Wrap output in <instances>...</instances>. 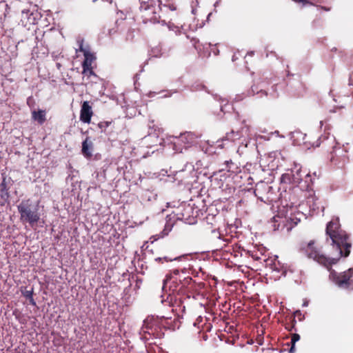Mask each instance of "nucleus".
<instances>
[{
  "mask_svg": "<svg viewBox=\"0 0 353 353\" xmlns=\"http://www.w3.org/2000/svg\"><path fill=\"white\" fill-rule=\"evenodd\" d=\"M252 92L254 94L256 92L257 94H259L260 97H262L263 96H265V97L268 96V93L265 90H261L260 91H258L257 88H256L254 86L252 87Z\"/></svg>",
  "mask_w": 353,
  "mask_h": 353,
  "instance_id": "19",
  "label": "nucleus"
},
{
  "mask_svg": "<svg viewBox=\"0 0 353 353\" xmlns=\"http://www.w3.org/2000/svg\"><path fill=\"white\" fill-rule=\"evenodd\" d=\"M224 164L226 166V169L228 172L232 171V166L234 165V163L232 161V160L225 161Z\"/></svg>",
  "mask_w": 353,
  "mask_h": 353,
  "instance_id": "25",
  "label": "nucleus"
},
{
  "mask_svg": "<svg viewBox=\"0 0 353 353\" xmlns=\"http://www.w3.org/2000/svg\"><path fill=\"white\" fill-rule=\"evenodd\" d=\"M319 8L323 10H325V11H330V8H327L325 6H319Z\"/></svg>",
  "mask_w": 353,
  "mask_h": 353,
  "instance_id": "29",
  "label": "nucleus"
},
{
  "mask_svg": "<svg viewBox=\"0 0 353 353\" xmlns=\"http://www.w3.org/2000/svg\"><path fill=\"white\" fill-rule=\"evenodd\" d=\"M270 265L273 271L279 273L281 272V274L285 272V270L283 269V266L280 264L277 259H274L273 261H272V263L270 264Z\"/></svg>",
  "mask_w": 353,
  "mask_h": 353,
  "instance_id": "12",
  "label": "nucleus"
},
{
  "mask_svg": "<svg viewBox=\"0 0 353 353\" xmlns=\"http://www.w3.org/2000/svg\"><path fill=\"white\" fill-rule=\"evenodd\" d=\"M133 38H134V30H129L127 33L126 39L127 40H132Z\"/></svg>",
  "mask_w": 353,
  "mask_h": 353,
  "instance_id": "27",
  "label": "nucleus"
},
{
  "mask_svg": "<svg viewBox=\"0 0 353 353\" xmlns=\"http://www.w3.org/2000/svg\"><path fill=\"white\" fill-rule=\"evenodd\" d=\"M294 2L296 3H302L303 6L305 5H311L314 6L313 3H312L310 0H292Z\"/></svg>",
  "mask_w": 353,
  "mask_h": 353,
  "instance_id": "24",
  "label": "nucleus"
},
{
  "mask_svg": "<svg viewBox=\"0 0 353 353\" xmlns=\"http://www.w3.org/2000/svg\"><path fill=\"white\" fill-rule=\"evenodd\" d=\"M332 281L340 288L353 290V268L341 273L334 270L330 272Z\"/></svg>",
  "mask_w": 353,
  "mask_h": 353,
  "instance_id": "3",
  "label": "nucleus"
},
{
  "mask_svg": "<svg viewBox=\"0 0 353 353\" xmlns=\"http://www.w3.org/2000/svg\"><path fill=\"white\" fill-rule=\"evenodd\" d=\"M300 339V336L299 334H293L292 335V338H291V344H292V346L290 347V353H293L294 352V346H295V343L296 342H297L298 341H299Z\"/></svg>",
  "mask_w": 353,
  "mask_h": 353,
  "instance_id": "16",
  "label": "nucleus"
},
{
  "mask_svg": "<svg viewBox=\"0 0 353 353\" xmlns=\"http://www.w3.org/2000/svg\"><path fill=\"white\" fill-rule=\"evenodd\" d=\"M174 225V223L170 221H167L165 225V227H164V229L162 231V237L164 236H166L169 234V232L172 230V228Z\"/></svg>",
  "mask_w": 353,
  "mask_h": 353,
  "instance_id": "15",
  "label": "nucleus"
},
{
  "mask_svg": "<svg viewBox=\"0 0 353 353\" xmlns=\"http://www.w3.org/2000/svg\"><path fill=\"white\" fill-rule=\"evenodd\" d=\"M82 74L84 76H87L88 77H90L92 75H96L94 72L93 71L92 67H88V70H85L84 68H83Z\"/></svg>",
  "mask_w": 353,
  "mask_h": 353,
  "instance_id": "20",
  "label": "nucleus"
},
{
  "mask_svg": "<svg viewBox=\"0 0 353 353\" xmlns=\"http://www.w3.org/2000/svg\"><path fill=\"white\" fill-rule=\"evenodd\" d=\"M93 115L92 107L88 101H84L80 111V120L85 123H90Z\"/></svg>",
  "mask_w": 353,
  "mask_h": 353,
  "instance_id": "8",
  "label": "nucleus"
},
{
  "mask_svg": "<svg viewBox=\"0 0 353 353\" xmlns=\"http://www.w3.org/2000/svg\"><path fill=\"white\" fill-rule=\"evenodd\" d=\"M330 112H335V110H330Z\"/></svg>",
  "mask_w": 353,
  "mask_h": 353,
  "instance_id": "37",
  "label": "nucleus"
},
{
  "mask_svg": "<svg viewBox=\"0 0 353 353\" xmlns=\"http://www.w3.org/2000/svg\"><path fill=\"white\" fill-rule=\"evenodd\" d=\"M159 327L157 325H146L145 327H143L141 339L145 341H148L150 340V337L148 336H150L151 335H152L154 338H161L162 335H163V333H162L161 331H159Z\"/></svg>",
  "mask_w": 353,
  "mask_h": 353,
  "instance_id": "7",
  "label": "nucleus"
},
{
  "mask_svg": "<svg viewBox=\"0 0 353 353\" xmlns=\"http://www.w3.org/2000/svg\"><path fill=\"white\" fill-rule=\"evenodd\" d=\"M170 281H172V283H176V278H174V276H166V279L163 281V288H166L168 283Z\"/></svg>",
  "mask_w": 353,
  "mask_h": 353,
  "instance_id": "22",
  "label": "nucleus"
},
{
  "mask_svg": "<svg viewBox=\"0 0 353 353\" xmlns=\"http://www.w3.org/2000/svg\"><path fill=\"white\" fill-rule=\"evenodd\" d=\"M46 110H33L32 112V119L36 121H37L39 124H43L46 120Z\"/></svg>",
  "mask_w": 353,
  "mask_h": 353,
  "instance_id": "10",
  "label": "nucleus"
},
{
  "mask_svg": "<svg viewBox=\"0 0 353 353\" xmlns=\"http://www.w3.org/2000/svg\"><path fill=\"white\" fill-rule=\"evenodd\" d=\"M156 260H158V261H161L162 260V259L161 258H158Z\"/></svg>",
  "mask_w": 353,
  "mask_h": 353,
  "instance_id": "38",
  "label": "nucleus"
},
{
  "mask_svg": "<svg viewBox=\"0 0 353 353\" xmlns=\"http://www.w3.org/2000/svg\"><path fill=\"white\" fill-rule=\"evenodd\" d=\"M174 273L175 274H178V273H179V270H174Z\"/></svg>",
  "mask_w": 353,
  "mask_h": 353,
  "instance_id": "35",
  "label": "nucleus"
},
{
  "mask_svg": "<svg viewBox=\"0 0 353 353\" xmlns=\"http://www.w3.org/2000/svg\"><path fill=\"white\" fill-rule=\"evenodd\" d=\"M182 216H182V218H181V219H185V220H186V221H188V216H185V213H182Z\"/></svg>",
  "mask_w": 353,
  "mask_h": 353,
  "instance_id": "31",
  "label": "nucleus"
},
{
  "mask_svg": "<svg viewBox=\"0 0 353 353\" xmlns=\"http://www.w3.org/2000/svg\"><path fill=\"white\" fill-rule=\"evenodd\" d=\"M170 288H173L172 291H173V292H174L175 290H176V288H177V286H176V285H175L174 286L170 285Z\"/></svg>",
  "mask_w": 353,
  "mask_h": 353,
  "instance_id": "32",
  "label": "nucleus"
},
{
  "mask_svg": "<svg viewBox=\"0 0 353 353\" xmlns=\"http://www.w3.org/2000/svg\"><path fill=\"white\" fill-rule=\"evenodd\" d=\"M164 259H165L166 261H172L171 259L168 260V259H167V257H164Z\"/></svg>",
  "mask_w": 353,
  "mask_h": 353,
  "instance_id": "36",
  "label": "nucleus"
},
{
  "mask_svg": "<svg viewBox=\"0 0 353 353\" xmlns=\"http://www.w3.org/2000/svg\"><path fill=\"white\" fill-rule=\"evenodd\" d=\"M291 179H292L291 170H290L288 172L284 173L281 175V182L282 183L292 184Z\"/></svg>",
  "mask_w": 353,
  "mask_h": 353,
  "instance_id": "14",
  "label": "nucleus"
},
{
  "mask_svg": "<svg viewBox=\"0 0 353 353\" xmlns=\"http://www.w3.org/2000/svg\"><path fill=\"white\" fill-rule=\"evenodd\" d=\"M17 209L20 214V221L23 223H28L32 228L37 225L41 216L38 205H34L32 201L28 199L23 200L17 205Z\"/></svg>",
  "mask_w": 353,
  "mask_h": 353,
  "instance_id": "2",
  "label": "nucleus"
},
{
  "mask_svg": "<svg viewBox=\"0 0 353 353\" xmlns=\"http://www.w3.org/2000/svg\"><path fill=\"white\" fill-rule=\"evenodd\" d=\"M273 188L269 185L267 183L261 181L257 183L255 189L254 194L261 201L265 203L269 202L273 200L272 198Z\"/></svg>",
  "mask_w": 353,
  "mask_h": 353,
  "instance_id": "4",
  "label": "nucleus"
},
{
  "mask_svg": "<svg viewBox=\"0 0 353 353\" xmlns=\"http://www.w3.org/2000/svg\"><path fill=\"white\" fill-rule=\"evenodd\" d=\"M28 300H29L30 303L32 305H34V306L36 305V302H35L34 299H33V296H31V298H29Z\"/></svg>",
  "mask_w": 353,
  "mask_h": 353,
  "instance_id": "28",
  "label": "nucleus"
},
{
  "mask_svg": "<svg viewBox=\"0 0 353 353\" xmlns=\"http://www.w3.org/2000/svg\"><path fill=\"white\" fill-rule=\"evenodd\" d=\"M305 183H307V188H309L314 183V179L312 178L310 173L305 174Z\"/></svg>",
  "mask_w": 353,
  "mask_h": 353,
  "instance_id": "21",
  "label": "nucleus"
},
{
  "mask_svg": "<svg viewBox=\"0 0 353 353\" xmlns=\"http://www.w3.org/2000/svg\"><path fill=\"white\" fill-rule=\"evenodd\" d=\"M147 9H150V6L149 5L146 6L145 7V10H147Z\"/></svg>",
  "mask_w": 353,
  "mask_h": 353,
  "instance_id": "34",
  "label": "nucleus"
},
{
  "mask_svg": "<svg viewBox=\"0 0 353 353\" xmlns=\"http://www.w3.org/2000/svg\"><path fill=\"white\" fill-rule=\"evenodd\" d=\"M327 236V242L331 241V250L327 254L321 253L314 240L303 244L301 250L310 259H312L323 266L330 268L337 263L340 259L347 257L350 254L352 243L350 235L341 229L338 219L327 223L325 230Z\"/></svg>",
  "mask_w": 353,
  "mask_h": 353,
  "instance_id": "1",
  "label": "nucleus"
},
{
  "mask_svg": "<svg viewBox=\"0 0 353 353\" xmlns=\"http://www.w3.org/2000/svg\"><path fill=\"white\" fill-rule=\"evenodd\" d=\"M94 149L93 142L90 137H86L85 140L82 142L81 153L84 157L90 159L92 157V152Z\"/></svg>",
  "mask_w": 353,
  "mask_h": 353,
  "instance_id": "9",
  "label": "nucleus"
},
{
  "mask_svg": "<svg viewBox=\"0 0 353 353\" xmlns=\"http://www.w3.org/2000/svg\"><path fill=\"white\" fill-rule=\"evenodd\" d=\"M77 44L79 46V49L77 50V52L79 51L83 53L84 55V61L82 63V68H84L85 70H88V67H92V63L96 59L94 54L91 53L86 49L83 48V39L81 38H79L77 39Z\"/></svg>",
  "mask_w": 353,
  "mask_h": 353,
  "instance_id": "6",
  "label": "nucleus"
},
{
  "mask_svg": "<svg viewBox=\"0 0 353 353\" xmlns=\"http://www.w3.org/2000/svg\"><path fill=\"white\" fill-rule=\"evenodd\" d=\"M295 323H296V321H295V319L294 317L292 319L291 324L290 325V324H287L285 325V328L289 330L290 331H292L293 329H294Z\"/></svg>",
  "mask_w": 353,
  "mask_h": 353,
  "instance_id": "26",
  "label": "nucleus"
},
{
  "mask_svg": "<svg viewBox=\"0 0 353 353\" xmlns=\"http://www.w3.org/2000/svg\"><path fill=\"white\" fill-rule=\"evenodd\" d=\"M21 293L24 297L28 299L33 296V288H32L30 290H27L26 288L23 290L21 291Z\"/></svg>",
  "mask_w": 353,
  "mask_h": 353,
  "instance_id": "18",
  "label": "nucleus"
},
{
  "mask_svg": "<svg viewBox=\"0 0 353 353\" xmlns=\"http://www.w3.org/2000/svg\"><path fill=\"white\" fill-rule=\"evenodd\" d=\"M226 137H227L228 139L234 141L236 139H239L240 134H239V132H234V130H231L230 132H228L226 134Z\"/></svg>",
  "mask_w": 353,
  "mask_h": 353,
  "instance_id": "17",
  "label": "nucleus"
},
{
  "mask_svg": "<svg viewBox=\"0 0 353 353\" xmlns=\"http://www.w3.org/2000/svg\"><path fill=\"white\" fill-rule=\"evenodd\" d=\"M302 171L301 170H299L294 173L292 170H291V176H292V185H299L301 181H302Z\"/></svg>",
  "mask_w": 353,
  "mask_h": 353,
  "instance_id": "11",
  "label": "nucleus"
},
{
  "mask_svg": "<svg viewBox=\"0 0 353 353\" xmlns=\"http://www.w3.org/2000/svg\"><path fill=\"white\" fill-rule=\"evenodd\" d=\"M56 65H57V68H58L59 70H60V69H61V63H57Z\"/></svg>",
  "mask_w": 353,
  "mask_h": 353,
  "instance_id": "33",
  "label": "nucleus"
},
{
  "mask_svg": "<svg viewBox=\"0 0 353 353\" xmlns=\"http://www.w3.org/2000/svg\"><path fill=\"white\" fill-rule=\"evenodd\" d=\"M330 161L339 168H343L348 162L347 151L341 147H334L330 152Z\"/></svg>",
  "mask_w": 353,
  "mask_h": 353,
  "instance_id": "5",
  "label": "nucleus"
},
{
  "mask_svg": "<svg viewBox=\"0 0 353 353\" xmlns=\"http://www.w3.org/2000/svg\"><path fill=\"white\" fill-rule=\"evenodd\" d=\"M190 210H192V208H191L190 206H188L187 208H185V209H184V212H185L186 214H188V213L189 212V211H190Z\"/></svg>",
  "mask_w": 353,
  "mask_h": 353,
  "instance_id": "30",
  "label": "nucleus"
},
{
  "mask_svg": "<svg viewBox=\"0 0 353 353\" xmlns=\"http://www.w3.org/2000/svg\"><path fill=\"white\" fill-rule=\"evenodd\" d=\"M110 124V121H101L98 123V127L103 131L105 130Z\"/></svg>",
  "mask_w": 353,
  "mask_h": 353,
  "instance_id": "23",
  "label": "nucleus"
},
{
  "mask_svg": "<svg viewBox=\"0 0 353 353\" xmlns=\"http://www.w3.org/2000/svg\"><path fill=\"white\" fill-rule=\"evenodd\" d=\"M151 55L154 57H161L164 55L162 46H157L151 50Z\"/></svg>",
  "mask_w": 353,
  "mask_h": 353,
  "instance_id": "13",
  "label": "nucleus"
},
{
  "mask_svg": "<svg viewBox=\"0 0 353 353\" xmlns=\"http://www.w3.org/2000/svg\"><path fill=\"white\" fill-rule=\"evenodd\" d=\"M352 59H353V54H352Z\"/></svg>",
  "mask_w": 353,
  "mask_h": 353,
  "instance_id": "39",
  "label": "nucleus"
}]
</instances>
